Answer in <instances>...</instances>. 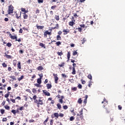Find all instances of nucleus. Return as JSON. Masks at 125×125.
I'll list each match as a JSON object with an SVG mask.
<instances>
[{
  "instance_id": "obj_1",
  "label": "nucleus",
  "mask_w": 125,
  "mask_h": 125,
  "mask_svg": "<svg viewBox=\"0 0 125 125\" xmlns=\"http://www.w3.org/2000/svg\"><path fill=\"white\" fill-rule=\"evenodd\" d=\"M30 98L31 100H33V99H34V103H36V104H37V107H38V108H40V105H43V102H42V100H41V99L37 100V99L38 98V97L37 96V95H34L33 97V98L30 97Z\"/></svg>"
},
{
  "instance_id": "obj_2",
  "label": "nucleus",
  "mask_w": 125,
  "mask_h": 125,
  "mask_svg": "<svg viewBox=\"0 0 125 125\" xmlns=\"http://www.w3.org/2000/svg\"><path fill=\"white\" fill-rule=\"evenodd\" d=\"M102 104H104L103 107L105 109L106 112L107 113H110V106L108 105V101L106 100V98H104Z\"/></svg>"
},
{
  "instance_id": "obj_3",
  "label": "nucleus",
  "mask_w": 125,
  "mask_h": 125,
  "mask_svg": "<svg viewBox=\"0 0 125 125\" xmlns=\"http://www.w3.org/2000/svg\"><path fill=\"white\" fill-rule=\"evenodd\" d=\"M53 76L54 78L55 83H58V80H59V78H58V75H57V74H55V73H53Z\"/></svg>"
},
{
  "instance_id": "obj_4",
  "label": "nucleus",
  "mask_w": 125,
  "mask_h": 125,
  "mask_svg": "<svg viewBox=\"0 0 125 125\" xmlns=\"http://www.w3.org/2000/svg\"><path fill=\"white\" fill-rule=\"evenodd\" d=\"M13 10H14V7L13 6L11 5L9 8H8V14H11L12 13H13Z\"/></svg>"
},
{
  "instance_id": "obj_5",
  "label": "nucleus",
  "mask_w": 125,
  "mask_h": 125,
  "mask_svg": "<svg viewBox=\"0 0 125 125\" xmlns=\"http://www.w3.org/2000/svg\"><path fill=\"white\" fill-rule=\"evenodd\" d=\"M80 27L76 28V30H78V32H80V33L82 32V31H83L82 28H84L85 27V25L84 24H81L80 25Z\"/></svg>"
},
{
  "instance_id": "obj_6",
  "label": "nucleus",
  "mask_w": 125,
  "mask_h": 125,
  "mask_svg": "<svg viewBox=\"0 0 125 125\" xmlns=\"http://www.w3.org/2000/svg\"><path fill=\"white\" fill-rule=\"evenodd\" d=\"M51 32H49L48 30H47L44 32V38H47V35L51 36Z\"/></svg>"
},
{
  "instance_id": "obj_7",
  "label": "nucleus",
  "mask_w": 125,
  "mask_h": 125,
  "mask_svg": "<svg viewBox=\"0 0 125 125\" xmlns=\"http://www.w3.org/2000/svg\"><path fill=\"white\" fill-rule=\"evenodd\" d=\"M17 69L20 71H21L22 70V67L21 66V62H18L17 63Z\"/></svg>"
},
{
  "instance_id": "obj_8",
  "label": "nucleus",
  "mask_w": 125,
  "mask_h": 125,
  "mask_svg": "<svg viewBox=\"0 0 125 125\" xmlns=\"http://www.w3.org/2000/svg\"><path fill=\"white\" fill-rule=\"evenodd\" d=\"M42 92L46 96H50V93L46 91V90H43Z\"/></svg>"
},
{
  "instance_id": "obj_9",
  "label": "nucleus",
  "mask_w": 125,
  "mask_h": 125,
  "mask_svg": "<svg viewBox=\"0 0 125 125\" xmlns=\"http://www.w3.org/2000/svg\"><path fill=\"white\" fill-rule=\"evenodd\" d=\"M10 38H11V40H17V35H15L14 36H12L11 34H9Z\"/></svg>"
},
{
  "instance_id": "obj_10",
  "label": "nucleus",
  "mask_w": 125,
  "mask_h": 125,
  "mask_svg": "<svg viewBox=\"0 0 125 125\" xmlns=\"http://www.w3.org/2000/svg\"><path fill=\"white\" fill-rule=\"evenodd\" d=\"M62 32L63 33V35H67L68 33H70V30L66 29H63L62 30Z\"/></svg>"
},
{
  "instance_id": "obj_11",
  "label": "nucleus",
  "mask_w": 125,
  "mask_h": 125,
  "mask_svg": "<svg viewBox=\"0 0 125 125\" xmlns=\"http://www.w3.org/2000/svg\"><path fill=\"white\" fill-rule=\"evenodd\" d=\"M36 27L38 30H42V29H43V28H44V26H41V25H39L37 24Z\"/></svg>"
},
{
  "instance_id": "obj_12",
  "label": "nucleus",
  "mask_w": 125,
  "mask_h": 125,
  "mask_svg": "<svg viewBox=\"0 0 125 125\" xmlns=\"http://www.w3.org/2000/svg\"><path fill=\"white\" fill-rule=\"evenodd\" d=\"M64 98H65L64 96H61V99L59 100V102L61 103V104L63 103V99H64Z\"/></svg>"
},
{
  "instance_id": "obj_13",
  "label": "nucleus",
  "mask_w": 125,
  "mask_h": 125,
  "mask_svg": "<svg viewBox=\"0 0 125 125\" xmlns=\"http://www.w3.org/2000/svg\"><path fill=\"white\" fill-rule=\"evenodd\" d=\"M4 57H6L7 59H11L12 58V56L11 55H8L6 53H5V55H4Z\"/></svg>"
},
{
  "instance_id": "obj_14",
  "label": "nucleus",
  "mask_w": 125,
  "mask_h": 125,
  "mask_svg": "<svg viewBox=\"0 0 125 125\" xmlns=\"http://www.w3.org/2000/svg\"><path fill=\"white\" fill-rule=\"evenodd\" d=\"M48 101H51L50 103V104H52V105H53V104H54V100H52V98H49L48 99Z\"/></svg>"
},
{
  "instance_id": "obj_15",
  "label": "nucleus",
  "mask_w": 125,
  "mask_h": 125,
  "mask_svg": "<svg viewBox=\"0 0 125 125\" xmlns=\"http://www.w3.org/2000/svg\"><path fill=\"white\" fill-rule=\"evenodd\" d=\"M21 11L22 12H23V14H25L26 13H28V11L26 10L25 8H21Z\"/></svg>"
},
{
  "instance_id": "obj_16",
  "label": "nucleus",
  "mask_w": 125,
  "mask_h": 125,
  "mask_svg": "<svg viewBox=\"0 0 125 125\" xmlns=\"http://www.w3.org/2000/svg\"><path fill=\"white\" fill-rule=\"evenodd\" d=\"M37 70H38V71H42V70H43V67L42 66H39L37 67Z\"/></svg>"
},
{
  "instance_id": "obj_17",
  "label": "nucleus",
  "mask_w": 125,
  "mask_h": 125,
  "mask_svg": "<svg viewBox=\"0 0 125 125\" xmlns=\"http://www.w3.org/2000/svg\"><path fill=\"white\" fill-rule=\"evenodd\" d=\"M68 24L69 26H71L72 27L74 26V25H75V21H71L69 22Z\"/></svg>"
},
{
  "instance_id": "obj_18",
  "label": "nucleus",
  "mask_w": 125,
  "mask_h": 125,
  "mask_svg": "<svg viewBox=\"0 0 125 125\" xmlns=\"http://www.w3.org/2000/svg\"><path fill=\"white\" fill-rule=\"evenodd\" d=\"M87 97H88V96L86 95L85 96V99L83 101V103L84 104H86V103L87 102Z\"/></svg>"
},
{
  "instance_id": "obj_19",
  "label": "nucleus",
  "mask_w": 125,
  "mask_h": 125,
  "mask_svg": "<svg viewBox=\"0 0 125 125\" xmlns=\"http://www.w3.org/2000/svg\"><path fill=\"white\" fill-rule=\"evenodd\" d=\"M46 87L47 89H50L52 87V85L51 84L48 83L46 84Z\"/></svg>"
},
{
  "instance_id": "obj_20",
  "label": "nucleus",
  "mask_w": 125,
  "mask_h": 125,
  "mask_svg": "<svg viewBox=\"0 0 125 125\" xmlns=\"http://www.w3.org/2000/svg\"><path fill=\"white\" fill-rule=\"evenodd\" d=\"M13 65H14V67H16V65H17V60H15L13 61Z\"/></svg>"
},
{
  "instance_id": "obj_21",
  "label": "nucleus",
  "mask_w": 125,
  "mask_h": 125,
  "mask_svg": "<svg viewBox=\"0 0 125 125\" xmlns=\"http://www.w3.org/2000/svg\"><path fill=\"white\" fill-rule=\"evenodd\" d=\"M67 57L68 60H70V58L71 57V53L70 52H67Z\"/></svg>"
},
{
  "instance_id": "obj_22",
  "label": "nucleus",
  "mask_w": 125,
  "mask_h": 125,
  "mask_svg": "<svg viewBox=\"0 0 125 125\" xmlns=\"http://www.w3.org/2000/svg\"><path fill=\"white\" fill-rule=\"evenodd\" d=\"M39 46L41 47H43V48H45V45L43 44V43L40 42L39 43Z\"/></svg>"
},
{
  "instance_id": "obj_23",
  "label": "nucleus",
  "mask_w": 125,
  "mask_h": 125,
  "mask_svg": "<svg viewBox=\"0 0 125 125\" xmlns=\"http://www.w3.org/2000/svg\"><path fill=\"white\" fill-rule=\"evenodd\" d=\"M59 67H60V68H62V67H64V66H65V62H62L61 64H58Z\"/></svg>"
},
{
  "instance_id": "obj_24",
  "label": "nucleus",
  "mask_w": 125,
  "mask_h": 125,
  "mask_svg": "<svg viewBox=\"0 0 125 125\" xmlns=\"http://www.w3.org/2000/svg\"><path fill=\"white\" fill-rule=\"evenodd\" d=\"M77 103H78V104H82L83 103V100H82V98H80L78 100Z\"/></svg>"
},
{
  "instance_id": "obj_25",
  "label": "nucleus",
  "mask_w": 125,
  "mask_h": 125,
  "mask_svg": "<svg viewBox=\"0 0 125 125\" xmlns=\"http://www.w3.org/2000/svg\"><path fill=\"white\" fill-rule=\"evenodd\" d=\"M55 19L56 20H57V21H59V20H60V18L59 17V16L55 15Z\"/></svg>"
},
{
  "instance_id": "obj_26",
  "label": "nucleus",
  "mask_w": 125,
  "mask_h": 125,
  "mask_svg": "<svg viewBox=\"0 0 125 125\" xmlns=\"http://www.w3.org/2000/svg\"><path fill=\"white\" fill-rule=\"evenodd\" d=\"M71 73L72 75H75L76 74V69H75V67H72V72Z\"/></svg>"
},
{
  "instance_id": "obj_27",
  "label": "nucleus",
  "mask_w": 125,
  "mask_h": 125,
  "mask_svg": "<svg viewBox=\"0 0 125 125\" xmlns=\"http://www.w3.org/2000/svg\"><path fill=\"white\" fill-rule=\"evenodd\" d=\"M71 113L72 114V116H76V113H75V109H73L70 110Z\"/></svg>"
},
{
  "instance_id": "obj_28",
  "label": "nucleus",
  "mask_w": 125,
  "mask_h": 125,
  "mask_svg": "<svg viewBox=\"0 0 125 125\" xmlns=\"http://www.w3.org/2000/svg\"><path fill=\"white\" fill-rule=\"evenodd\" d=\"M24 79V75H21L20 78H18V81H22Z\"/></svg>"
},
{
  "instance_id": "obj_29",
  "label": "nucleus",
  "mask_w": 125,
  "mask_h": 125,
  "mask_svg": "<svg viewBox=\"0 0 125 125\" xmlns=\"http://www.w3.org/2000/svg\"><path fill=\"white\" fill-rule=\"evenodd\" d=\"M54 116L57 119H58L59 117V114H58V113H54Z\"/></svg>"
},
{
  "instance_id": "obj_30",
  "label": "nucleus",
  "mask_w": 125,
  "mask_h": 125,
  "mask_svg": "<svg viewBox=\"0 0 125 125\" xmlns=\"http://www.w3.org/2000/svg\"><path fill=\"white\" fill-rule=\"evenodd\" d=\"M37 83L39 84H41L42 83V78H38L37 79Z\"/></svg>"
},
{
  "instance_id": "obj_31",
  "label": "nucleus",
  "mask_w": 125,
  "mask_h": 125,
  "mask_svg": "<svg viewBox=\"0 0 125 125\" xmlns=\"http://www.w3.org/2000/svg\"><path fill=\"white\" fill-rule=\"evenodd\" d=\"M0 112L2 115H3V114H4V113H5V110H4L3 109H0Z\"/></svg>"
},
{
  "instance_id": "obj_32",
  "label": "nucleus",
  "mask_w": 125,
  "mask_h": 125,
  "mask_svg": "<svg viewBox=\"0 0 125 125\" xmlns=\"http://www.w3.org/2000/svg\"><path fill=\"white\" fill-rule=\"evenodd\" d=\"M6 86V84H5L3 85V86L0 87V90H2L4 89V88H5ZM3 87H4V88H3Z\"/></svg>"
},
{
  "instance_id": "obj_33",
  "label": "nucleus",
  "mask_w": 125,
  "mask_h": 125,
  "mask_svg": "<svg viewBox=\"0 0 125 125\" xmlns=\"http://www.w3.org/2000/svg\"><path fill=\"white\" fill-rule=\"evenodd\" d=\"M56 38L57 41H61L62 40L61 36L60 35H57Z\"/></svg>"
},
{
  "instance_id": "obj_34",
  "label": "nucleus",
  "mask_w": 125,
  "mask_h": 125,
  "mask_svg": "<svg viewBox=\"0 0 125 125\" xmlns=\"http://www.w3.org/2000/svg\"><path fill=\"white\" fill-rule=\"evenodd\" d=\"M77 51H78V50L73 51V56L78 55V52H77Z\"/></svg>"
},
{
  "instance_id": "obj_35",
  "label": "nucleus",
  "mask_w": 125,
  "mask_h": 125,
  "mask_svg": "<svg viewBox=\"0 0 125 125\" xmlns=\"http://www.w3.org/2000/svg\"><path fill=\"white\" fill-rule=\"evenodd\" d=\"M4 108L6 109V110H10V107L8 105H5L4 106Z\"/></svg>"
},
{
  "instance_id": "obj_36",
  "label": "nucleus",
  "mask_w": 125,
  "mask_h": 125,
  "mask_svg": "<svg viewBox=\"0 0 125 125\" xmlns=\"http://www.w3.org/2000/svg\"><path fill=\"white\" fill-rule=\"evenodd\" d=\"M61 76H62V78H63L64 79H65V78H68V76H67L65 74L62 73L61 74Z\"/></svg>"
},
{
  "instance_id": "obj_37",
  "label": "nucleus",
  "mask_w": 125,
  "mask_h": 125,
  "mask_svg": "<svg viewBox=\"0 0 125 125\" xmlns=\"http://www.w3.org/2000/svg\"><path fill=\"white\" fill-rule=\"evenodd\" d=\"M11 113H13L14 115H16V114H17V111L16 110L13 109L11 110Z\"/></svg>"
},
{
  "instance_id": "obj_38",
  "label": "nucleus",
  "mask_w": 125,
  "mask_h": 125,
  "mask_svg": "<svg viewBox=\"0 0 125 125\" xmlns=\"http://www.w3.org/2000/svg\"><path fill=\"white\" fill-rule=\"evenodd\" d=\"M10 93V92H8L7 94H5L4 95L5 98H8V97H9Z\"/></svg>"
},
{
  "instance_id": "obj_39",
  "label": "nucleus",
  "mask_w": 125,
  "mask_h": 125,
  "mask_svg": "<svg viewBox=\"0 0 125 125\" xmlns=\"http://www.w3.org/2000/svg\"><path fill=\"white\" fill-rule=\"evenodd\" d=\"M23 19H28V16L26 14H23Z\"/></svg>"
},
{
  "instance_id": "obj_40",
  "label": "nucleus",
  "mask_w": 125,
  "mask_h": 125,
  "mask_svg": "<svg viewBox=\"0 0 125 125\" xmlns=\"http://www.w3.org/2000/svg\"><path fill=\"white\" fill-rule=\"evenodd\" d=\"M2 66L3 68H6V67H7V64H6V63H5V62H3L2 63Z\"/></svg>"
},
{
  "instance_id": "obj_41",
  "label": "nucleus",
  "mask_w": 125,
  "mask_h": 125,
  "mask_svg": "<svg viewBox=\"0 0 125 125\" xmlns=\"http://www.w3.org/2000/svg\"><path fill=\"white\" fill-rule=\"evenodd\" d=\"M32 92H33V93H34V94H37V89H36V88H33L32 89Z\"/></svg>"
},
{
  "instance_id": "obj_42",
  "label": "nucleus",
  "mask_w": 125,
  "mask_h": 125,
  "mask_svg": "<svg viewBox=\"0 0 125 125\" xmlns=\"http://www.w3.org/2000/svg\"><path fill=\"white\" fill-rule=\"evenodd\" d=\"M57 54L59 56H61L62 55H63V52H62V51L61 52H58Z\"/></svg>"
},
{
  "instance_id": "obj_43",
  "label": "nucleus",
  "mask_w": 125,
  "mask_h": 125,
  "mask_svg": "<svg viewBox=\"0 0 125 125\" xmlns=\"http://www.w3.org/2000/svg\"><path fill=\"white\" fill-rule=\"evenodd\" d=\"M61 44V42L60 41H58L56 43V45H57V46H59V45H60Z\"/></svg>"
},
{
  "instance_id": "obj_44",
  "label": "nucleus",
  "mask_w": 125,
  "mask_h": 125,
  "mask_svg": "<svg viewBox=\"0 0 125 125\" xmlns=\"http://www.w3.org/2000/svg\"><path fill=\"white\" fill-rule=\"evenodd\" d=\"M74 120H75V117H74V116H71L69 118V121H70V122H73V121H74Z\"/></svg>"
},
{
  "instance_id": "obj_45",
  "label": "nucleus",
  "mask_w": 125,
  "mask_h": 125,
  "mask_svg": "<svg viewBox=\"0 0 125 125\" xmlns=\"http://www.w3.org/2000/svg\"><path fill=\"white\" fill-rule=\"evenodd\" d=\"M57 107H58V109H59V110H61L62 107H61V104H57Z\"/></svg>"
},
{
  "instance_id": "obj_46",
  "label": "nucleus",
  "mask_w": 125,
  "mask_h": 125,
  "mask_svg": "<svg viewBox=\"0 0 125 125\" xmlns=\"http://www.w3.org/2000/svg\"><path fill=\"white\" fill-rule=\"evenodd\" d=\"M36 78V75L34 74L32 77H31V79L30 80L31 81V82H33V81H34V79Z\"/></svg>"
},
{
  "instance_id": "obj_47",
  "label": "nucleus",
  "mask_w": 125,
  "mask_h": 125,
  "mask_svg": "<svg viewBox=\"0 0 125 125\" xmlns=\"http://www.w3.org/2000/svg\"><path fill=\"white\" fill-rule=\"evenodd\" d=\"M77 87H74L71 88V90H73V91H77Z\"/></svg>"
},
{
  "instance_id": "obj_48",
  "label": "nucleus",
  "mask_w": 125,
  "mask_h": 125,
  "mask_svg": "<svg viewBox=\"0 0 125 125\" xmlns=\"http://www.w3.org/2000/svg\"><path fill=\"white\" fill-rule=\"evenodd\" d=\"M16 16L17 19H21V15H20V16H18V14L16 13Z\"/></svg>"
},
{
  "instance_id": "obj_49",
  "label": "nucleus",
  "mask_w": 125,
  "mask_h": 125,
  "mask_svg": "<svg viewBox=\"0 0 125 125\" xmlns=\"http://www.w3.org/2000/svg\"><path fill=\"white\" fill-rule=\"evenodd\" d=\"M77 116H80L81 120H83V114L81 115L77 114Z\"/></svg>"
},
{
  "instance_id": "obj_50",
  "label": "nucleus",
  "mask_w": 125,
  "mask_h": 125,
  "mask_svg": "<svg viewBox=\"0 0 125 125\" xmlns=\"http://www.w3.org/2000/svg\"><path fill=\"white\" fill-rule=\"evenodd\" d=\"M88 79H89V80H92V76H91V74H89L87 76Z\"/></svg>"
},
{
  "instance_id": "obj_51",
  "label": "nucleus",
  "mask_w": 125,
  "mask_h": 125,
  "mask_svg": "<svg viewBox=\"0 0 125 125\" xmlns=\"http://www.w3.org/2000/svg\"><path fill=\"white\" fill-rule=\"evenodd\" d=\"M6 102V101H5V100H3L2 103L1 104V106H4V105H5Z\"/></svg>"
},
{
  "instance_id": "obj_52",
  "label": "nucleus",
  "mask_w": 125,
  "mask_h": 125,
  "mask_svg": "<svg viewBox=\"0 0 125 125\" xmlns=\"http://www.w3.org/2000/svg\"><path fill=\"white\" fill-rule=\"evenodd\" d=\"M78 88H79L80 89H82V88H83V86L82 85V84H79L78 85Z\"/></svg>"
},
{
  "instance_id": "obj_53",
  "label": "nucleus",
  "mask_w": 125,
  "mask_h": 125,
  "mask_svg": "<svg viewBox=\"0 0 125 125\" xmlns=\"http://www.w3.org/2000/svg\"><path fill=\"white\" fill-rule=\"evenodd\" d=\"M73 16L75 17V18H78L79 17V16L77 14V13H73Z\"/></svg>"
},
{
  "instance_id": "obj_54",
  "label": "nucleus",
  "mask_w": 125,
  "mask_h": 125,
  "mask_svg": "<svg viewBox=\"0 0 125 125\" xmlns=\"http://www.w3.org/2000/svg\"><path fill=\"white\" fill-rule=\"evenodd\" d=\"M11 45H12V44H11V43H10V42H8L7 43V46L8 47H10L11 46Z\"/></svg>"
},
{
  "instance_id": "obj_55",
  "label": "nucleus",
  "mask_w": 125,
  "mask_h": 125,
  "mask_svg": "<svg viewBox=\"0 0 125 125\" xmlns=\"http://www.w3.org/2000/svg\"><path fill=\"white\" fill-rule=\"evenodd\" d=\"M56 7H57V6L56 5H53L51 7V9L54 10V9H55V8H56Z\"/></svg>"
},
{
  "instance_id": "obj_56",
  "label": "nucleus",
  "mask_w": 125,
  "mask_h": 125,
  "mask_svg": "<svg viewBox=\"0 0 125 125\" xmlns=\"http://www.w3.org/2000/svg\"><path fill=\"white\" fill-rule=\"evenodd\" d=\"M35 86H36L37 87H41V85L39 83H35L34 84Z\"/></svg>"
},
{
  "instance_id": "obj_57",
  "label": "nucleus",
  "mask_w": 125,
  "mask_h": 125,
  "mask_svg": "<svg viewBox=\"0 0 125 125\" xmlns=\"http://www.w3.org/2000/svg\"><path fill=\"white\" fill-rule=\"evenodd\" d=\"M10 79H12V80H13V81H15V80H16V79L15 78V76H10Z\"/></svg>"
},
{
  "instance_id": "obj_58",
  "label": "nucleus",
  "mask_w": 125,
  "mask_h": 125,
  "mask_svg": "<svg viewBox=\"0 0 125 125\" xmlns=\"http://www.w3.org/2000/svg\"><path fill=\"white\" fill-rule=\"evenodd\" d=\"M19 53H20L21 54H23V53H24V50L22 49L20 50Z\"/></svg>"
},
{
  "instance_id": "obj_59",
  "label": "nucleus",
  "mask_w": 125,
  "mask_h": 125,
  "mask_svg": "<svg viewBox=\"0 0 125 125\" xmlns=\"http://www.w3.org/2000/svg\"><path fill=\"white\" fill-rule=\"evenodd\" d=\"M63 109H64V110H67V109H68V106L67 105H63Z\"/></svg>"
},
{
  "instance_id": "obj_60",
  "label": "nucleus",
  "mask_w": 125,
  "mask_h": 125,
  "mask_svg": "<svg viewBox=\"0 0 125 125\" xmlns=\"http://www.w3.org/2000/svg\"><path fill=\"white\" fill-rule=\"evenodd\" d=\"M82 43L83 44L84 43V42H86V39H85V38H83L82 41Z\"/></svg>"
},
{
  "instance_id": "obj_61",
  "label": "nucleus",
  "mask_w": 125,
  "mask_h": 125,
  "mask_svg": "<svg viewBox=\"0 0 125 125\" xmlns=\"http://www.w3.org/2000/svg\"><path fill=\"white\" fill-rule=\"evenodd\" d=\"M81 82L82 84H85V81L82 79L81 80Z\"/></svg>"
},
{
  "instance_id": "obj_62",
  "label": "nucleus",
  "mask_w": 125,
  "mask_h": 125,
  "mask_svg": "<svg viewBox=\"0 0 125 125\" xmlns=\"http://www.w3.org/2000/svg\"><path fill=\"white\" fill-rule=\"evenodd\" d=\"M10 101H12V103H16L15 99H10Z\"/></svg>"
},
{
  "instance_id": "obj_63",
  "label": "nucleus",
  "mask_w": 125,
  "mask_h": 125,
  "mask_svg": "<svg viewBox=\"0 0 125 125\" xmlns=\"http://www.w3.org/2000/svg\"><path fill=\"white\" fill-rule=\"evenodd\" d=\"M7 121V118H3L2 120V122H6Z\"/></svg>"
},
{
  "instance_id": "obj_64",
  "label": "nucleus",
  "mask_w": 125,
  "mask_h": 125,
  "mask_svg": "<svg viewBox=\"0 0 125 125\" xmlns=\"http://www.w3.org/2000/svg\"><path fill=\"white\" fill-rule=\"evenodd\" d=\"M53 122H54L53 120H51L50 122V125H53Z\"/></svg>"
}]
</instances>
